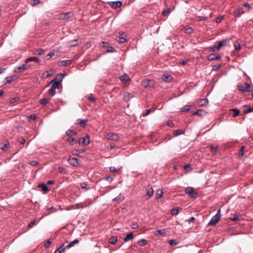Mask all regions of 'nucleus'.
I'll return each instance as SVG.
<instances>
[{
    "mask_svg": "<svg viewBox=\"0 0 253 253\" xmlns=\"http://www.w3.org/2000/svg\"><path fill=\"white\" fill-rule=\"evenodd\" d=\"M44 50L41 48L36 49L34 52L35 55H42L43 54Z\"/></svg>",
    "mask_w": 253,
    "mask_h": 253,
    "instance_id": "nucleus-35",
    "label": "nucleus"
},
{
    "mask_svg": "<svg viewBox=\"0 0 253 253\" xmlns=\"http://www.w3.org/2000/svg\"><path fill=\"white\" fill-rule=\"evenodd\" d=\"M37 222V221L36 220H34V221H31L29 224H28V227L29 228H31L33 227V226L36 224V223Z\"/></svg>",
    "mask_w": 253,
    "mask_h": 253,
    "instance_id": "nucleus-64",
    "label": "nucleus"
},
{
    "mask_svg": "<svg viewBox=\"0 0 253 253\" xmlns=\"http://www.w3.org/2000/svg\"><path fill=\"white\" fill-rule=\"evenodd\" d=\"M55 89L54 88H52L51 87V88L48 90V94L51 95V96L54 95L55 94Z\"/></svg>",
    "mask_w": 253,
    "mask_h": 253,
    "instance_id": "nucleus-50",
    "label": "nucleus"
},
{
    "mask_svg": "<svg viewBox=\"0 0 253 253\" xmlns=\"http://www.w3.org/2000/svg\"><path fill=\"white\" fill-rule=\"evenodd\" d=\"M64 77V74H59L57 76V77L55 79H56V80H57V81L58 82H59V83H60L61 84V82L63 79Z\"/></svg>",
    "mask_w": 253,
    "mask_h": 253,
    "instance_id": "nucleus-27",
    "label": "nucleus"
},
{
    "mask_svg": "<svg viewBox=\"0 0 253 253\" xmlns=\"http://www.w3.org/2000/svg\"><path fill=\"white\" fill-rule=\"evenodd\" d=\"M131 228L134 229H137L138 228V225L135 222L132 223L131 224Z\"/></svg>",
    "mask_w": 253,
    "mask_h": 253,
    "instance_id": "nucleus-61",
    "label": "nucleus"
},
{
    "mask_svg": "<svg viewBox=\"0 0 253 253\" xmlns=\"http://www.w3.org/2000/svg\"><path fill=\"white\" fill-rule=\"evenodd\" d=\"M194 30L193 28L191 27H187L184 29V32L186 34H191L193 32Z\"/></svg>",
    "mask_w": 253,
    "mask_h": 253,
    "instance_id": "nucleus-43",
    "label": "nucleus"
},
{
    "mask_svg": "<svg viewBox=\"0 0 253 253\" xmlns=\"http://www.w3.org/2000/svg\"><path fill=\"white\" fill-rule=\"evenodd\" d=\"M133 233L130 232V233H128L126 236V237L125 238L124 241L125 242H127L129 241V240H132L133 239Z\"/></svg>",
    "mask_w": 253,
    "mask_h": 253,
    "instance_id": "nucleus-21",
    "label": "nucleus"
},
{
    "mask_svg": "<svg viewBox=\"0 0 253 253\" xmlns=\"http://www.w3.org/2000/svg\"><path fill=\"white\" fill-rule=\"evenodd\" d=\"M178 212H179L178 209H172L171 210V212H170L171 215H176L178 214Z\"/></svg>",
    "mask_w": 253,
    "mask_h": 253,
    "instance_id": "nucleus-47",
    "label": "nucleus"
},
{
    "mask_svg": "<svg viewBox=\"0 0 253 253\" xmlns=\"http://www.w3.org/2000/svg\"><path fill=\"white\" fill-rule=\"evenodd\" d=\"M88 120L78 119L76 124L80 125L82 127H84L85 126Z\"/></svg>",
    "mask_w": 253,
    "mask_h": 253,
    "instance_id": "nucleus-15",
    "label": "nucleus"
},
{
    "mask_svg": "<svg viewBox=\"0 0 253 253\" xmlns=\"http://www.w3.org/2000/svg\"><path fill=\"white\" fill-rule=\"evenodd\" d=\"M89 137L88 135H86L85 136L80 138L78 141L79 144L82 145L83 146H87L89 144Z\"/></svg>",
    "mask_w": 253,
    "mask_h": 253,
    "instance_id": "nucleus-3",
    "label": "nucleus"
},
{
    "mask_svg": "<svg viewBox=\"0 0 253 253\" xmlns=\"http://www.w3.org/2000/svg\"><path fill=\"white\" fill-rule=\"evenodd\" d=\"M185 193L192 198H196L199 194L198 192L192 187H188L185 189Z\"/></svg>",
    "mask_w": 253,
    "mask_h": 253,
    "instance_id": "nucleus-2",
    "label": "nucleus"
},
{
    "mask_svg": "<svg viewBox=\"0 0 253 253\" xmlns=\"http://www.w3.org/2000/svg\"><path fill=\"white\" fill-rule=\"evenodd\" d=\"M79 160L75 158H70L68 160V163L72 166L77 167L79 165Z\"/></svg>",
    "mask_w": 253,
    "mask_h": 253,
    "instance_id": "nucleus-6",
    "label": "nucleus"
},
{
    "mask_svg": "<svg viewBox=\"0 0 253 253\" xmlns=\"http://www.w3.org/2000/svg\"><path fill=\"white\" fill-rule=\"evenodd\" d=\"M230 111L234 112V115H233V117L238 116L240 113V111L237 109L233 108L231 109Z\"/></svg>",
    "mask_w": 253,
    "mask_h": 253,
    "instance_id": "nucleus-41",
    "label": "nucleus"
},
{
    "mask_svg": "<svg viewBox=\"0 0 253 253\" xmlns=\"http://www.w3.org/2000/svg\"><path fill=\"white\" fill-rule=\"evenodd\" d=\"M234 47H235V49L237 50H239L241 48V46H240V44L236 42V43H234Z\"/></svg>",
    "mask_w": 253,
    "mask_h": 253,
    "instance_id": "nucleus-54",
    "label": "nucleus"
},
{
    "mask_svg": "<svg viewBox=\"0 0 253 253\" xmlns=\"http://www.w3.org/2000/svg\"><path fill=\"white\" fill-rule=\"evenodd\" d=\"M87 99H88L90 102L93 103L95 101V98L93 97L92 94H90L88 96H86Z\"/></svg>",
    "mask_w": 253,
    "mask_h": 253,
    "instance_id": "nucleus-37",
    "label": "nucleus"
},
{
    "mask_svg": "<svg viewBox=\"0 0 253 253\" xmlns=\"http://www.w3.org/2000/svg\"><path fill=\"white\" fill-rule=\"evenodd\" d=\"M120 79L122 81H124V82H127L129 80L128 76L126 73L122 75L120 77Z\"/></svg>",
    "mask_w": 253,
    "mask_h": 253,
    "instance_id": "nucleus-23",
    "label": "nucleus"
},
{
    "mask_svg": "<svg viewBox=\"0 0 253 253\" xmlns=\"http://www.w3.org/2000/svg\"><path fill=\"white\" fill-rule=\"evenodd\" d=\"M107 3L113 9L118 8L122 5V2L120 0L116 1H109Z\"/></svg>",
    "mask_w": 253,
    "mask_h": 253,
    "instance_id": "nucleus-4",
    "label": "nucleus"
},
{
    "mask_svg": "<svg viewBox=\"0 0 253 253\" xmlns=\"http://www.w3.org/2000/svg\"><path fill=\"white\" fill-rule=\"evenodd\" d=\"M59 172L62 173H66V170L63 167H59L58 168Z\"/></svg>",
    "mask_w": 253,
    "mask_h": 253,
    "instance_id": "nucleus-55",
    "label": "nucleus"
},
{
    "mask_svg": "<svg viewBox=\"0 0 253 253\" xmlns=\"http://www.w3.org/2000/svg\"><path fill=\"white\" fill-rule=\"evenodd\" d=\"M221 56L219 54H210L208 56V59L209 61H212L214 60H218L221 59Z\"/></svg>",
    "mask_w": 253,
    "mask_h": 253,
    "instance_id": "nucleus-5",
    "label": "nucleus"
},
{
    "mask_svg": "<svg viewBox=\"0 0 253 253\" xmlns=\"http://www.w3.org/2000/svg\"><path fill=\"white\" fill-rule=\"evenodd\" d=\"M146 191H147V195L150 198L152 196H153L154 194V191L152 188V187L149 185L146 187Z\"/></svg>",
    "mask_w": 253,
    "mask_h": 253,
    "instance_id": "nucleus-13",
    "label": "nucleus"
},
{
    "mask_svg": "<svg viewBox=\"0 0 253 253\" xmlns=\"http://www.w3.org/2000/svg\"><path fill=\"white\" fill-rule=\"evenodd\" d=\"M165 233H166V229H163L161 230H158L156 231L154 233V235H156V236L158 235H163V234H165Z\"/></svg>",
    "mask_w": 253,
    "mask_h": 253,
    "instance_id": "nucleus-32",
    "label": "nucleus"
},
{
    "mask_svg": "<svg viewBox=\"0 0 253 253\" xmlns=\"http://www.w3.org/2000/svg\"><path fill=\"white\" fill-rule=\"evenodd\" d=\"M106 51L107 52H115L116 51V50L114 47L111 46H108L106 49Z\"/></svg>",
    "mask_w": 253,
    "mask_h": 253,
    "instance_id": "nucleus-46",
    "label": "nucleus"
},
{
    "mask_svg": "<svg viewBox=\"0 0 253 253\" xmlns=\"http://www.w3.org/2000/svg\"><path fill=\"white\" fill-rule=\"evenodd\" d=\"M221 67V65L220 64L213 65L212 67V69L214 71H216L218 70Z\"/></svg>",
    "mask_w": 253,
    "mask_h": 253,
    "instance_id": "nucleus-44",
    "label": "nucleus"
},
{
    "mask_svg": "<svg viewBox=\"0 0 253 253\" xmlns=\"http://www.w3.org/2000/svg\"><path fill=\"white\" fill-rule=\"evenodd\" d=\"M167 125L170 127H173L174 124L171 121L169 120L167 122Z\"/></svg>",
    "mask_w": 253,
    "mask_h": 253,
    "instance_id": "nucleus-59",
    "label": "nucleus"
},
{
    "mask_svg": "<svg viewBox=\"0 0 253 253\" xmlns=\"http://www.w3.org/2000/svg\"><path fill=\"white\" fill-rule=\"evenodd\" d=\"M53 55H54V51H50L48 54H47L45 56L46 60L50 59Z\"/></svg>",
    "mask_w": 253,
    "mask_h": 253,
    "instance_id": "nucleus-45",
    "label": "nucleus"
},
{
    "mask_svg": "<svg viewBox=\"0 0 253 253\" xmlns=\"http://www.w3.org/2000/svg\"><path fill=\"white\" fill-rule=\"evenodd\" d=\"M170 8H167L164 10L163 12V15L166 16L168 14H169L170 12Z\"/></svg>",
    "mask_w": 253,
    "mask_h": 253,
    "instance_id": "nucleus-57",
    "label": "nucleus"
},
{
    "mask_svg": "<svg viewBox=\"0 0 253 253\" xmlns=\"http://www.w3.org/2000/svg\"><path fill=\"white\" fill-rule=\"evenodd\" d=\"M72 63V60H66L60 61L58 63V65L60 66H68Z\"/></svg>",
    "mask_w": 253,
    "mask_h": 253,
    "instance_id": "nucleus-12",
    "label": "nucleus"
},
{
    "mask_svg": "<svg viewBox=\"0 0 253 253\" xmlns=\"http://www.w3.org/2000/svg\"><path fill=\"white\" fill-rule=\"evenodd\" d=\"M31 61H35L37 62H40V60L37 57H31L27 58L25 62L28 63Z\"/></svg>",
    "mask_w": 253,
    "mask_h": 253,
    "instance_id": "nucleus-20",
    "label": "nucleus"
},
{
    "mask_svg": "<svg viewBox=\"0 0 253 253\" xmlns=\"http://www.w3.org/2000/svg\"><path fill=\"white\" fill-rule=\"evenodd\" d=\"M6 83H10L14 80V76H9L5 78Z\"/></svg>",
    "mask_w": 253,
    "mask_h": 253,
    "instance_id": "nucleus-40",
    "label": "nucleus"
},
{
    "mask_svg": "<svg viewBox=\"0 0 253 253\" xmlns=\"http://www.w3.org/2000/svg\"><path fill=\"white\" fill-rule=\"evenodd\" d=\"M51 84V87L54 89H57L59 87L60 85H61L59 82L56 81V79L52 80L49 83Z\"/></svg>",
    "mask_w": 253,
    "mask_h": 253,
    "instance_id": "nucleus-11",
    "label": "nucleus"
},
{
    "mask_svg": "<svg viewBox=\"0 0 253 253\" xmlns=\"http://www.w3.org/2000/svg\"><path fill=\"white\" fill-rule=\"evenodd\" d=\"M169 243L170 245L171 246H175L177 244L176 242H175L173 240H170L169 241Z\"/></svg>",
    "mask_w": 253,
    "mask_h": 253,
    "instance_id": "nucleus-58",
    "label": "nucleus"
},
{
    "mask_svg": "<svg viewBox=\"0 0 253 253\" xmlns=\"http://www.w3.org/2000/svg\"><path fill=\"white\" fill-rule=\"evenodd\" d=\"M70 46L72 47L75 46L78 44L77 40H74L70 42Z\"/></svg>",
    "mask_w": 253,
    "mask_h": 253,
    "instance_id": "nucleus-51",
    "label": "nucleus"
},
{
    "mask_svg": "<svg viewBox=\"0 0 253 253\" xmlns=\"http://www.w3.org/2000/svg\"><path fill=\"white\" fill-rule=\"evenodd\" d=\"M66 248V247H65L64 245L63 244L55 251L54 253H62L64 251Z\"/></svg>",
    "mask_w": 253,
    "mask_h": 253,
    "instance_id": "nucleus-26",
    "label": "nucleus"
},
{
    "mask_svg": "<svg viewBox=\"0 0 253 253\" xmlns=\"http://www.w3.org/2000/svg\"><path fill=\"white\" fill-rule=\"evenodd\" d=\"M244 149H245V147L244 146H242L240 148L239 152V154H238V156L240 157H241L244 156Z\"/></svg>",
    "mask_w": 253,
    "mask_h": 253,
    "instance_id": "nucleus-42",
    "label": "nucleus"
},
{
    "mask_svg": "<svg viewBox=\"0 0 253 253\" xmlns=\"http://www.w3.org/2000/svg\"><path fill=\"white\" fill-rule=\"evenodd\" d=\"M59 19H68V17H66V15H65L64 13H62L59 15Z\"/></svg>",
    "mask_w": 253,
    "mask_h": 253,
    "instance_id": "nucleus-60",
    "label": "nucleus"
},
{
    "mask_svg": "<svg viewBox=\"0 0 253 253\" xmlns=\"http://www.w3.org/2000/svg\"><path fill=\"white\" fill-rule=\"evenodd\" d=\"M243 107L245 108H247V109L244 110L243 112L244 114H248L249 113L253 112V107H248L247 105H245L243 106Z\"/></svg>",
    "mask_w": 253,
    "mask_h": 253,
    "instance_id": "nucleus-24",
    "label": "nucleus"
},
{
    "mask_svg": "<svg viewBox=\"0 0 253 253\" xmlns=\"http://www.w3.org/2000/svg\"><path fill=\"white\" fill-rule=\"evenodd\" d=\"M184 133V131H183L182 129L175 130L173 132V135L175 136L182 134H183Z\"/></svg>",
    "mask_w": 253,
    "mask_h": 253,
    "instance_id": "nucleus-38",
    "label": "nucleus"
},
{
    "mask_svg": "<svg viewBox=\"0 0 253 253\" xmlns=\"http://www.w3.org/2000/svg\"><path fill=\"white\" fill-rule=\"evenodd\" d=\"M67 141L69 142V143L70 144V145H74L75 143H76V140L75 139H74V138H73L71 136H70L68 139H67Z\"/></svg>",
    "mask_w": 253,
    "mask_h": 253,
    "instance_id": "nucleus-28",
    "label": "nucleus"
},
{
    "mask_svg": "<svg viewBox=\"0 0 253 253\" xmlns=\"http://www.w3.org/2000/svg\"><path fill=\"white\" fill-rule=\"evenodd\" d=\"M220 219V209H218L216 214L213 216L209 222L208 226H212L216 225Z\"/></svg>",
    "mask_w": 253,
    "mask_h": 253,
    "instance_id": "nucleus-1",
    "label": "nucleus"
},
{
    "mask_svg": "<svg viewBox=\"0 0 253 253\" xmlns=\"http://www.w3.org/2000/svg\"><path fill=\"white\" fill-rule=\"evenodd\" d=\"M207 114V112L203 110H198L193 113V115H197L199 116H204Z\"/></svg>",
    "mask_w": 253,
    "mask_h": 253,
    "instance_id": "nucleus-17",
    "label": "nucleus"
},
{
    "mask_svg": "<svg viewBox=\"0 0 253 253\" xmlns=\"http://www.w3.org/2000/svg\"><path fill=\"white\" fill-rule=\"evenodd\" d=\"M110 170L111 172H116L118 171V169L114 167H111L110 168Z\"/></svg>",
    "mask_w": 253,
    "mask_h": 253,
    "instance_id": "nucleus-62",
    "label": "nucleus"
},
{
    "mask_svg": "<svg viewBox=\"0 0 253 253\" xmlns=\"http://www.w3.org/2000/svg\"><path fill=\"white\" fill-rule=\"evenodd\" d=\"M28 68H29V66H28L26 64H24L21 66L15 68L14 72L16 73H20L27 69Z\"/></svg>",
    "mask_w": 253,
    "mask_h": 253,
    "instance_id": "nucleus-9",
    "label": "nucleus"
},
{
    "mask_svg": "<svg viewBox=\"0 0 253 253\" xmlns=\"http://www.w3.org/2000/svg\"><path fill=\"white\" fill-rule=\"evenodd\" d=\"M162 78L164 81L168 83L170 82L172 79V77L169 75H164Z\"/></svg>",
    "mask_w": 253,
    "mask_h": 253,
    "instance_id": "nucleus-18",
    "label": "nucleus"
},
{
    "mask_svg": "<svg viewBox=\"0 0 253 253\" xmlns=\"http://www.w3.org/2000/svg\"><path fill=\"white\" fill-rule=\"evenodd\" d=\"M208 49H209V51H212V52L218 51L217 49H216V47L215 45H214L213 46L209 47L208 48Z\"/></svg>",
    "mask_w": 253,
    "mask_h": 253,
    "instance_id": "nucleus-56",
    "label": "nucleus"
},
{
    "mask_svg": "<svg viewBox=\"0 0 253 253\" xmlns=\"http://www.w3.org/2000/svg\"><path fill=\"white\" fill-rule=\"evenodd\" d=\"M106 138L108 140H113V141H118L119 139V137L117 134L109 133L107 136Z\"/></svg>",
    "mask_w": 253,
    "mask_h": 253,
    "instance_id": "nucleus-7",
    "label": "nucleus"
},
{
    "mask_svg": "<svg viewBox=\"0 0 253 253\" xmlns=\"http://www.w3.org/2000/svg\"><path fill=\"white\" fill-rule=\"evenodd\" d=\"M66 134H67V135H70L71 136H75V135H77V132L73 131L72 130L68 129L66 131Z\"/></svg>",
    "mask_w": 253,
    "mask_h": 253,
    "instance_id": "nucleus-39",
    "label": "nucleus"
},
{
    "mask_svg": "<svg viewBox=\"0 0 253 253\" xmlns=\"http://www.w3.org/2000/svg\"><path fill=\"white\" fill-rule=\"evenodd\" d=\"M223 19V17L222 16H218L216 18V20H215V22L217 23H220Z\"/></svg>",
    "mask_w": 253,
    "mask_h": 253,
    "instance_id": "nucleus-63",
    "label": "nucleus"
},
{
    "mask_svg": "<svg viewBox=\"0 0 253 253\" xmlns=\"http://www.w3.org/2000/svg\"><path fill=\"white\" fill-rule=\"evenodd\" d=\"M238 219H239V216H238V215H237V214H234V215H233V216H231V217H230V219H231L232 221H236V220H238Z\"/></svg>",
    "mask_w": 253,
    "mask_h": 253,
    "instance_id": "nucleus-53",
    "label": "nucleus"
},
{
    "mask_svg": "<svg viewBox=\"0 0 253 253\" xmlns=\"http://www.w3.org/2000/svg\"><path fill=\"white\" fill-rule=\"evenodd\" d=\"M138 244L140 246H144L147 244V241L145 239H142L138 241Z\"/></svg>",
    "mask_w": 253,
    "mask_h": 253,
    "instance_id": "nucleus-30",
    "label": "nucleus"
},
{
    "mask_svg": "<svg viewBox=\"0 0 253 253\" xmlns=\"http://www.w3.org/2000/svg\"><path fill=\"white\" fill-rule=\"evenodd\" d=\"M117 41L119 43H123L126 42V39L124 37H120L119 38V39L117 40Z\"/></svg>",
    "mask_w": 253,
    "mask_h": 253,
    "instance_id": "nucleus-49",
    "label": "nucleus"
},
{
    "mask_svg": "<svg viewBox=\"0 0 253 253\" xmlns=\"http://www.w3.org/2000/svg\"><path fill=\"white\" fill-rule=\"evenodd\" d=\"M154 111V109H149L145 110L143 113L142 114V116L143 117H146L147 116L149 113L153 112Z\"/></svg>",
    "mask_w": 253,
    "mask_h": 253,
    "instance_id": "nucleus-29",
    "label": "nucleus"
},
{
    "mask_svg": "<svg viewBox=\"0 0 253 253\" xmlns=\"http://www.w3.org/2000/svg\"><path fill=\"white\" fill-rule=\"evenodd\" d=\"M38 187H42V190L45 193H47L48 191V187L46 184H44L43 183H41L39 184L38 185Z\"/></svg>",
    "mask_w": 253,
    "mask_h": 253,
    "instance_id": "nucleus-22",
    "label": "nucleus"
},
{
    "mask_svg": "<svg viewBox=\"0 0 253 253\" xmlns=\"http://www.w3.org/2000/svg\"><path fill=\"white\" fill-rule=\"evenodd\" d=\"M50 100V98H44L41 99L40 102L42 105H46L49 102Z\"/></svg>",
    "mask_w": 253,
    "mask_h": 253,
    "instance_id": "nucleus-31",
    "label": "nucleus"
},
{
    "mask_svg": "<svg viewBox=\"0 0 253 253\" xmlns=\"http://www.w3.org/2000/svg\"><path fill=\"white\" fill-rule=\"evenodd\" d=\"M163 192L161 189H158L156 193V198L157 199H160L163 196Z\"/></svg>",
    "mask_w": 253,
    "mask_h": 253,
    "instance_id": "nucleus-25",
    "label": "nucleus"
},
{
    "mask_svg": "<svg viewBox=\"0 0 253 253\" xmlns=\"http://www.w3.org/2000/svg\"><path fill=\"white\" fill-rule=\"evenodd\" d=\"M133 96L131 95L128 92H124V100L126 102H128L130 98H132Z\"/></svg>",
    "mask_w": 253,
    "mask_h": 253,
    "instance_id": "nucleus-14",
    "label": "nucleus"
},
{
    "mask_svg": "<svg viewBox=\"0 0 253 253\" xmlns=\"http://www.w3.org/2000/svg\"><path fill=\"white\" fill-rule=\"evenodd\" d=\"M79 240L78 239H75L74 241L71 242L67 246L66 248H70L73 247L75 244L78 243Z\"/></svg>",
    "mask_w": 253,
    "mask_h": 253,
    "instance_id": "nucleus-34",
    "label": "nucleus"
},
{
    "mask_svg": "<svg viewBox=\"0 0 253 253\" xmlns=\"http://www.w3.org/2000/svg\"><path fill=\"white\" fill-rule=\"evenodd\" d=\"M100 45L105 48L106 49H107L108 46V43L107 42H102L100 43Z\"/></svg>",
    "mask_w": 253,
    "mask_h": 253,
    "instance_id": "nucleus-48",
    "label": "nucleus"
},
{
    "mask_svg": "<svg viewBox=\"0 0 253 253\" xmlns=\"http://www.w3.org/2000/svg\"><path fill=\"white\" fill-rule=\"evenodd\" d=\"M228 41L227 40H225L221 41L218 42L216 44H215V46L217 49L218 50L223 46H225L226 45L227 42Z\"/></svg>",
    "mask_w": 253,
    "mask_h": 253,
    "instance_id": "nucleus-10",
    "label": "nucleus"
},
{
    "mask_svg": "<svg viewBox=\"0 0 253 253\" xmlns=\"http://www.w3.org/2000/svg\"><path fill=\"white\" fill-rule=\"evenodd\" d=\"M9 146H10V144L9 143H5L3 147H1V149L3 150V151H5L7 149H8L9 148Z\"/></svg>",
    "mask_w": 253,
    "mask_h": 253,
    "instance_id": "nucleus-52",
    "label": "nucleus"
},
{
    "mask_svg": "<svg viewBox=\"0 0 253 253\" xmlns=\"http://www.w3.org/2000/svg\"><path fill=\"white\" fill-rule=\"evenodd\" d=\"M245 11L242 7L239 8L234 13V15L236 17H240L241 15L245 13Z\"/></svg>",
    "mask_w": 253,
    "mask_h": 253,
    "instance_id": "nucleus-16",
    "label": "nucleus"
},
{
    "mask_svg": "<svg viewBox=\"0 0 253 253\" xmlns=\"http://www.w3.org/2000/svg\"><path fill=\"white\" fill-rule=\"evenodd\" d=\"M191 107V105H185L181 109V111L183 112L189 111Z\"/></svg>",
    "mask_w": 253,
    "mask_h": 253,
    "instance_id": "nucleus-36",
    "label": "nucleus"
},
{
    "mask_svg": "<svg viewBox=\"0 0 253 253\" xmlns=\"http://www.w3.org/2000/svg\"><path fill=\"white\" fill-rule=\"evenodd\" d=\"M117 242V238L114 236L111 237L109 240V243L112 245H114Z\"/></svg>",
    "mask_w": 253,
    "mask_h": 253,
    "instance_id": "nucleus-33",
    "label": "nucleus"
},
{
    "mask_svg": "<svg viewBox=\"0 0 253 253\" xmlns=\"http://www.w3.org/2000/svg\"><path fill=\"white\" fill-rule=\"evenodd\" d=\"M208 103V100L207 98L202 99L198 101L197 104L199 106H203L206 104H207Z\"/></svg>",
    "mask_w": 253,
    "mask_h": 253,
    "instance_id": "nucleus-19",
    "label": "nucleus"
},
{
    "mask_svg": "<svg viewBox=\"0 0 253 253\" xmlns=\"http://www.w3.org/2000/svg\"><path fill=\"white\" fill-rule=\"evenodd\" d=\"M238 87H239V90L240 91H244V92L251 91V90L250 89V85L246 83L244 84L243 85L238 86Z\"/></svg>",
    "mask_w": 253,
    "mask_h": 253,
    "instance_id": "nucleus-8",
    "label": "nucleus"
}]
</instances>
